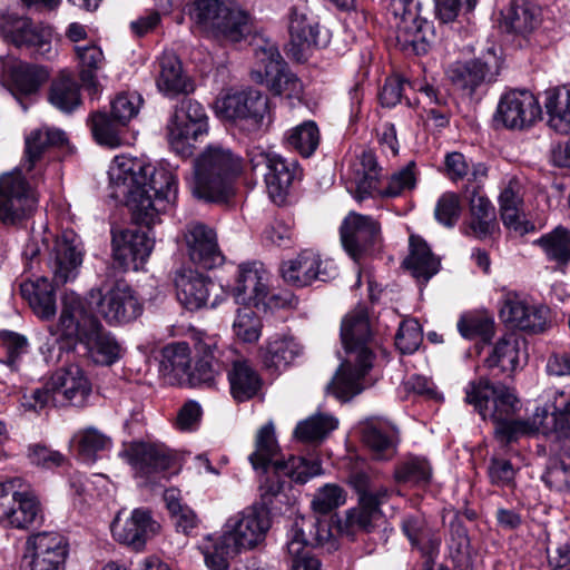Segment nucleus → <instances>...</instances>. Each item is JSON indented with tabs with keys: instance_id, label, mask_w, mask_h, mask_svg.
Listing matches in <instances>:
<instances>
[{
	"instance_id": "nucleus-1",
	"label": "nucleus",
	"mask_w": 570,
	"mask_h": 570,
	"mask_svg": "<svg viewBox=\"0 0 570 570\" xmlns=\"http://www.w3.org/2000/svg\"><path fill=\"white\" fill-rule=\"evenodd\" d=\"M110 179L125 197L132 222L148 230L178 196V178L169 165L156 167L142 159L122 157L110 170Z\"/></svg>"
},
{
	"instance_id": "nucleus-2",
	"label": "nucleus",
	"mask_w": 570,
	"mask_h": 570,
	"mask_svg": "<svg viewBox=\"0 0 570 570\" xmlns=\"http://www.w3.org/2000/svg\"><path fill=\"white\" fill-rule=\"evenodd\" d=\"M255 471H261L267 475L261 484L259 510L269 514L282 512V505L285 503V485L288 484L286 478L298 483H305L311 478L321 473L322 466L318 460H307L303 456L289 455L287 460L279 458V446L275 435L273 422L264 424L256 433L255 451L248 455Z\"/></svg>"
},
{
	"instance_id": "nucleus-3",
	"label": "nucleus",
	"mask_w": 570,
	"mask_h": 570,
	"mask_svg": "<svg viewBox=\"0 0 570 570\" xmlns=\"http://www.w3.org/2000/svg\"><path fill=\"white\" fill-rule=\"evenodd\" d=\"M341 340L347 354L327 390L341 401H350L373 385L371 371L376 358L370 321L364 311L347 314L342 321Z\"/></svg>"
},
{
	"instance_id": "nucleus-4",
	"label": "nucleus",
	"mask_w": 570,
	"mask_h": 570,
	"mask_svg": "<svg viewBox=\"0 0 570 570\" xmlns=\"http://www.w3.org/2000/svg\"><path fill=\"white\" fill-rule=\"evenodd\" d=\"M59 328L62 336L83 345L88 357L97 365L110 366L121 357L116 337L87 311L82 298L75 293L62 298Z\"/></svg>"
},
{
	"instance_id": "nucleus-5",
	"label": "nucleus",
	"mask_w": 570,
	"mask_h": 570,
	"mask_svg": "<svg viewBox=\"0 0 570 570\" xmlns=\"http://www.w3.org/2000/svg\"><path fill=\"white\" fill-rule=\"evenodd\" d=\"M242 170V158L230 149L208 146L194 160L193 195L206 203L228 204Z\"/></svg>"
},
{
	"instance_id": "nucleus-6",
	"label": "nucleus",
	"mask_w": 570,
	"mask_h": 570,
	"mask_svg": "<svg viewBox=\"0 0 570 570\" xmlns=\"http://www.w3.org/2000/svg\"><path fill=\"white\" fill-rule=\"evenodd\" d=\"M189 16L200 31L214 38L238 42L252 31L249 13L236 0H195Z\"/></svg>"
},
{
	"instance_id": "nucleus-7",
	"label": "nucleus",
	"mask_w": 570,
	"mask_h": 570,
	"mask_svg": "<svg viewBox=\"0 0 570 570\" xmlns=\"http://www.w3.org/2000/svg\"><path fill=\"white\" fill-rule=\"evenodd\" d=\"M88 302L109 325L131 323L144 311L137 292L122 278L105 281L99 287L92 288Z\"/></svg>"
},
{
	"instance_id": "nucleus-8",
	"label": "nucleus",
	"mask_w": 570,
	"mask_h": 570,
	"mask_svg": "<svg viewBox=\"0 0 570 570\" xmlns=\"http://www.w3.org/2000/svg\"><path fill=\"white\" fill-rule=\"evenodd\" d=\"M217 108L248 135L266 131L272 122L268 97L255 89L226 95L217 101Z\"/></svg>"
},
{
	"instance_id": "nucleus-9",
	"label": "nucleus",
	"mask_w": 570,
	"mask_h": 570,
	"mask_svg": "<svg viewBox=\"0 0 570 570\" xmlns=\"http://www.w3.org/2000/svg\"><path fill=\"white\" fill-rule=\"evenodd\" d=\"M465 402L473 405L483 420L493 423L513 417L519 410L513 390L490 377L470 382L465 389Z\"/></svg>"
},
{
	"instance_id": "nucleus-10",
	"label": "nucleus",
	"mask_w": 570,
	"mask_h": 570,
	"mask_svg": "<svg viewBox=\"0 0 570 570\" xmlns=\"http://www.w3.org/2000/svg\"><path fill=\"white\" fill-rule=\"evenodd\" d=\"M256 63L252 78L265 85L274 95L297 97L303 91L299 78L289 70L278 48L271 42L255 49Z\"/></svg>"
},
{
	"instance_id": "nucleus-11",
	"label": "nucleus",
	"mask_w": 570,
	"mask_h": 570,
	"mask_svg": "<svg viewBox=\"0 0 570 570\" xmlns=\"http://www.w3.org/2000/svg\"><path fill=\"white\" fill-rule=\"evenodd\" d=\"M420 3L415 0H392L390 11L399 19L395 27L396 47L407 53L428 52L433 30L430 21L420 17Z\"/></svg>"
},
{
	"instance_id": "nucleus-12",
	"label": "nucleus",
	"mask_w": 570,
	"mask_h": 570,
	"mask_svg": "<svg viewBox=\"0 0 570 570\" xmlns=\"http://www.w3.org/2000/svg\"><path fill=\"white\" fill-rule=\"evenodd\" d=\"M43 519L41 503L29 489H17V480L0 482V524L28 530Z\"/></svg>"
},
{
	"instance_id": "nucleus-13",
	"label": "nucleus",
	"mask_w": 570,
	"mask_h": 570,
	"mask_svg": "<svg viewBox=\"0 0 570 570\" xmlns=\"http://www.w3.org/2000/svg\"><path fill=\"white\" fill-rule=\"evenodd\" d=\"M289 53L298 62H305L314 51L330 43V31L320 26L307 6H293L288 10Z\"/></svg>"
},
{
	"instance_id": "nucleus-14",
	"label": "nucleus",
	"mask_w": 570,
	"mask_h": 570,
	"mask_svg": "<svg viewBox=\"0 0 570 570\" xmlns=\"http://www.w3.org/2000/svg\"><path fill=\"white\" fill-rule=\"evenodd\" d=\"M38 198L20 171L0 176V223L20 226L37 209Z\"/></svg>"
},
{
	"instance_id": "nucleus-15",
	"label": "nucleus",
	"mask_w": 570,
	"mask_h": 570,
	"mask_svg": "<svg viewBox=\"0 0 570 570\" xmlns=\"http://www.w3.org/2000/svg\"><path fill=\"white\" fill-rule=\"evenodd\" d=\"M121 455L134 470L135 476L150 485L160 484L175 461L173 452L166 445L144 441L131 442Z\"/></svg>"
},
{
	"instance_id": "nucleus-16",
	"label": "nucleus",
	"mask_w": 570,
	"mask_h": 570,
	"mask_svg": "<svg viewBox=\"0 0 570 570\" xmlns=\"http://www.w3.org/2000/svg\"><path fill=\"white\" fill-rule=\"evenodd\" d=\"M540 116V104L531 91L511 89L500 97L492 122L495 129L523 130Z\"/></svg>"
},
{
	"instance_id": "nucleus-17",
	"label": "nucleus",
	"mask_w": 570,
	"mask_h": 570,
	"mask_svg": "<svg viewBox=\"0 0 570 570\" xmlns=\"http://www.w3.org/2000/svg\"><path fill=\"white\" fill-rule=\"evenodd\" d=\"M0 33L4 41L18 48H27L32 55L50 59L53 56L51 46L52 30L50 27L35 24L27 17L3 14L0 17Z\"/></svg>"
},
{
	"instance_id": "nucleus-18",
	"label": "nucleus",
	"mask_w": 570,
	"mask_h": 570,
	"mask_svg": "<svg viewBox=\"0 0 570 570\" xmlns=\"http://www.w3.org/2000/svg\"><path fill=\"white\" fill-rule=\"evenodd\" d=\"M341 242L346 253L355 261L374 254L381 246V226L367 215L351 212L340 227Z\"/></svg>"
},
{
	"instance_id": "nucleus-19",
	"label": "nucleus",
	"mask_w": 570,
	"mask_h": 570,
	"mask_svg": "<svg viewBox=\"0 0 570 570\" xmlns=\"http://www.w3.org/2000/svg\"><path fill=\"white\" fill-rule=\"evenodd\" d=\"M358 503L346 511L341 530L347 535L358 532L371 533L383 520L382 504L389 499V490L384 487L376 489H358Z\"/></svg>"
},
{
	"instance_id": "nucleus-20",
	"label": "nucleus",
	"mask_w": 570,
	"mask_h": 570,
	"mask_svg": "<svg viewBox=\"0 0 570 570\" xmlns=\"http://www.w3.org/2000/svg\"><path fill=\"white\" fill-rule=\"evenodd\" d=\"M282 276L294 287H305L315 281L327 282L335 278L337 268L332 261H323L318 253L305 249L296 258L282 265Z\"/></svg>"
},
{
	"instance_id": "nucleus-21",
	"label": "nucleus",
	"mask_w": 570,
	"mask_h": 570,
	"mask_svg": "<svg viewBox=\"0 0 570 570\" xmlns=\"http://www.w3.org/2000/svg\"><path fill=\"white\" fill-rule=\"evenodd\" d=\"M154 238L148 230L128 228L112 234L114 264L121 271H138L154 248Z\"/></svg>"
},
{
	"instance_id": "nucleus-22",
	"label": "nucleus",
	"mask_w": 570,
	"mask_h": 570,
	"mask_svg": "<svg viewBox=\"0 0 570 570\" xmlns=\"http://www.w3.org/2000/svg\"><path fill=\"white\" fill-rule=\"evenodd\" d=\"M176 295L179 303L189 311L215 307L220 287L210 278L193 269H181L175 277Z\"/></svg>"
},
{
	"instance_id": "nucleus-23",
	"label": "nucleus",
	"mask_w": 570,
	"mask_h": 570,
	"mask_svg": "<svg viewBox=\"0 0 570 570\" xmlns=\"http://www.w3.org/2000/svg\"><path fill=\"white\" fill-rule=\"evenodd\" d=\"M27 544L30 557H24V570H65L68 544L61 535L55 532L37 533Z\"/></svg>"
},
{
	"instance_id": "nucleus-24",
	"label": "nucleus",
	"mask_w": 570,
	"mask_h": 570,
	"mask_svg": "<svg viewBox=\"0 0 570 570\" xmlns=\"http://www.w3.org/2000/svg\"><path fill=\"white\" fill-rule=\"evenodd\" d=\"M269 527L271 520L267 513L254 505L229 518L225 533L242 551L256 547L265 538Z\"/></svg>"
},
{
	"instance_id": "nucleus-25",
	"label": "nucleus",
	"mask_w": 570,
	"mask_h": 570,
	"mask_svg": "<svg viewBox=\"0 0 570 570\" xmlns=\"http://www.w3.org/2000/svg\"><path fill=\"white\" fill-rule=\"evenodd\" d=\"M222 361L227 364V380L233 399L238 403L254 399L263 386V380L253 364L232 348H225Z\"/></svg>"
},
{
	"instance_id": "nucleus-26",
	"label": "nucleus",
	"mask_w": 570,
	"mask_h": 570,
	"mask_svg": "<svg viewBox=\"0 0 570 570\" xmlns=\"http://www.w3.org/2000/svg\"><path fill=\"white\" fill-rule=\"evenodd\" d=\"M82 263L81 242L72 230H66L56 239L50 256L52 283L62 286L76 278Z\"/></svg>"
},
{
	"instance_id": "nucleus-27",
	"label": "nucleus",
	"mask_w": 570,
	"mask_h": 570,
	"mask_svg": "<svg viewBox=\"0 0 570 570\" xmlns=\"http://www.w3.org/2000/svg\"><path fill=\"white\" fill-rule=\"evenodd\" d=\"M549 308L529 305L518 295L509 294L500 308L501 320L509 326L530 333L543 332L548 323Z\"/></svg>"
},
{
	"instance_id": "nucleus-28",
	"label": "nucleus",
	"mask_w": 570,
	"mask_h": 570,
	"mask_svg": "<svg viewBox=\"0 0 570 570\" xmlns=\"http://www.w3.org/2000/svg\"><path fill=\"white\" fill-rule=\"evenodd\" d=\"M51 385L57 397H61L60 402L66 401L78 407L87 404L92 390L90 380L78 364H69L57 370L51 375Z\"/></svg>"
},
{
	"instance_id": "nucleus-29",
	"label": "nucleus",
	"mask_w": 570,
	"mask_h": 570,
	"mask_svg": "<svg viewBox=\"0 0 570 570\" xmlns=\"http://www.w3.org/2000/svg\"><path fill=\"white\" fill-rule=\"evenodd\" d=\"M195 348L197 360L194 368H189L186 382L193 386H212L216 375L227 368V364L222 361L225 357V350L218 348L215 337L199 340Z\"/></svg>"
},
{
	"instance_id": "nucleus-30",
	"label": "nucleus",
	"mask_w": 570,
	"mask_h": 570,
	"mask_svg": "<svg viewBox=\"0 0 570 570\" xmlns=\"http://www.w3.org/2000/svg\"><path fill=\"white\" fill-rule=\"evenodd\" d=\"M186 243L189 258L197 266L212 269L220 265L224 256L217 244L215 232L202 223H195L188 226L186 233Z\"/></svg>"
},
{
	"instance_id": "nucleus-31",
	"label": "nucleus",
	"mask_w": 570,
	"mask_h": 570,
	"mask_svg": "<svg viewBox=\"0 0 570 570\" xmlns=\"http://www.w3.org/2000/svg\"><path fill=\"white\" fill-rule=\"evenodd\" d=\"M522 341L515 334H505L492 346L483 361L487 374L481 377L490 380L511 377L520 366V347Z\"/></svg>"
},
{
	"instance_id": "nucleus-32",
	"label": "nucleus",
	"mask_w": 570,
	"mask_h": 570,
	"mask_svg": "<svg viewBox=\"0 0 570 570\" xmlns=\"http://www.w3.org/2000/svg\"><path fill=\"white\" fill-rule=\"evenodd\" d=\"M268 275L262 263L253 262L239 265L233 295L242 305L258 306L267 295Z\"/></svg>"
},
{
	"instance_id": "nucleus-33",
	"label": "nucleus",
	"mask_w": 570,
	"mask_h": 570,
	"mask_svg": "<svg viewBox=\"0 0 570 570\" xmlns=\"http://www.w3.org/2000/svg\"><path fill=\"white\" fill-rule=\"evenodd\" d=\"M157 529L158 524L153 520L150 512L144 509H135L124 523L118 517L111 523L114 538L136 551L145 547Z\"/></svg>"
},
{
	"instance_id": "nucleus-34",
	"label": "nucleus",
	"mask_w": 570,
	"mask_h": 570,
	"mask_svg": "<svg viewBox=\"0 0 570 570\" xmlns=\"http://www.w3.org/2000/svg\"><path fill=\"white\" fill-rule=\"evenodd\" d=\"M156 86L167 97L188 95L194 91V82L184 72L183 63L174 51H165L157 59Z\"/></svg>"
},
{
	"instance_id": "nucleus-35",
	"label": "nucleus",
	"mask_w": 570,
	"mask_h": 570,
	"mask_svg": "<svg viewBox=\"0 0 570 570\" xmlns=\"http://www.w3.org/2000/svg\"><path fill=\"white\" fill-rule=\"evenodd\" d=\"M491 62L483 58L472 59L465 62H456L449 69L451 81L472 95L481 85L495 80L498 75L495 57Z\"/></svg>"
},
{
	"instance_id": "nucleus-36",
	"label": "nucleus",
	"mask_w": 570,
	"mask_h": 570,
	"mask_svg": "<svg viewBox=\"0 0 570 570\" xmlns=\"http://www.w3.org/2000/svg\"><path fill=\"white\" fill-rule=\"evenodd\" d=\"M362 439L376 460H389L395 453L396 430L386 420H367L362 428Z\"/></svg>"
},
{
	"instance_id": "nucleus-37",
	"label": "nucleus",
	"mask_w": 570,
	"mask_h": 570,
	"mask_svg": "<svg viewBox=\"0 0 570 570\" xmlns=\"http://www.w3.org/2000/svg\"><path fill=\"white\" fill-rule=\"evenodd\" d=\"M419 281L428 282L440 268V261L433 255L428 243L420 236L410 237V254L403 263Z\"/></svg>"
},
{
	"instance_id": "nucleus-38",
	"label": "nucleus",
	"mask_w": 570,
	"mask_h": 570,
	"mask_svg": "<svg viewBox=\"0 0 570 570\" xmlns=\"http://www.w3.org/2000/svg\"><path fill=\"white\" fill-rule=\"evenodd\" d=\"M544 108L549 126L562 135L570 132V87H554L544 91Z\"/></svg>"
},
{
	"instance_id": "nucleus-39",
	"label": "nucleus",
	"mask_w": 570,
	"mask_h": 570,
	"mask_svg": "<svg viewBox=\"0 0 570 570\" xmlns=\"http://www.w3.org/2000/svg\"><path fill=\"white\" fill-rule=\"evenodd\" d=\"M48 100L60 111L70 114L81 105L80 85L72 75L61 71L51 81Z\"/></svg>"
},
{
	"instance_id": "nucleus-40",
	"label": "nucleus",
	"mask_w": 570,
	"mask_h": 570,
	"mask_svg": "<svg viewBox=\"0 0 570 570\" xmlns=\"http://www.w3.org/2000/svg\"><path fill=\"white\" fill-rule=\"evenodd\" d=\"M67 142L66 134L60 129H37L26 138V170L31 171L37 161L51 148Z\"/></svg>"
},
{
	"instance_id": "nucleus-41",
	"label": "nucleus",
	"mask_w": 570,
	"mask_h": 570,
	"mask_svg": "<svg viewBox=\"0 0 570 570\" xmlns=\"http://www.w3.org/2000/svg\"><path fill=\"white\" fill-rule=\"evenodd\" d=\"M20 291L38 316L47 320L56 314L53 285L46 277L21 284Z\"/></svg>"
},
{
	"instance_id": "nucleus-42",
	"label": "nucleus",
	"mask_w": 570,
	"mask_h": 570,
	"mask_svg": "<svg viewBox=\"0 0 570 570\" xmlns=\"http://www.w3.org/2000/svg\"><path fill=\"white\" fill-rule=\"evenodd\" d=\"M73 442L77 458L86 464L95 463L100 453L112 445L111 438L95 426L79 430L73 436Z\"/></svg>"
},
{
	"instance_id": "nucleus-43",
	"label": "nucleus",
	"mask_w": 570,
	"mask_h": 570,
	"mask_svg": "<svg viewBox=\"0 0 570 570\" xmlns=\"http://www.w3.org/2000/svg\"><path fill=\"white\" fill-rule=\"evenodd\" d=\"M470 228L476 237L484 238L491 235L497 224L495 208L485 195L474 189L470 195Z\"/></svg>"
},
{
	"instance_id": "nucleus-44",
	"label": "nucleus",
	"mask_w": 570,
	"mask_h": 570,
	"mask_svg": "<svg viewBox=\"0 0 570 570\" xmlns=\"http://www.w3.org/2000/svg\"><path fill=\"white\" fill-rule=\"evenodd\" d=\"M48 78L49 72L45 67L20 62L11 70L13 94L19 97L30 96L37 92ZM19 101L23 110H27V106L21 100Z\"/></svg>"
},
{
	"instance_id": "nucleus-45",
	"label": "nucleus",
	"mask_w": 570,
	"mask_h": 570,
	"mask_svg": "<svg viewBox=\"0 0 570 570\" xmlns=\"http://www.w3.org/2000/svg\"><path fill=\"white\" fill-rule=\"evenodd\" d=\"M200 550L210 570H228L229 560L240 552L225 532L220 535H208Z\"/></svg>"
},
{
	"instance_id": "nucleus-46",
	"label": "nucleus",
	"mask_w": 570,
	"mask_h": 570,
	"mask_svg": "<svg viewBox=\"0 0 570 570\" xmlns=\"http://www.w3.org/2000/svg\"><path fill=\"white\" fill-rule=\"evenodd\" d=\"M95 140L109 148L122 145L126 126L120 124L110 112L97 111L88 119Z\"/></svg>"
},
{
	"instance_id": "nucleus-47",
	"label": "nucleus",
	"mask_w": 570,
	"mask_h": 570,
	"mask_svg": "<svg viewBox=\"0 0 570 570\" xmlns=\"http://www.w3.org/2000/svg\"><path fill=\"white\" fill-rule=\"evenodd\" d=\"M284 142L291 150L304 158H309L316 151L321 142V134L314 120H305L288 129L284 135Z\"/></svg>"
},
{
	"instance_id": "nucleus-48",
	"label": "nucleus",
	"mask_w": 570,
	"mask_h": 570,
	"mask_svg": "<svg viewBox=\"0 0 570 570\" xmlns=\"http://www.w3.org/2000/svg\"><path fill=\"white\" fill-rule=\"evenodd\" d=\"M302 353V346L292 337L269 342L263 355V363L269 371L285 370Z\"/></svg>"
},
{
	"instance_id": "nucleus-49",
	"label": "nucleus",
	"mask_w": 570,
	"mask_h": 570,
	"mask_svg": "<svg viewBox=\"0 0 570 570\" xmlns=\"http://www.w3.org/2000/svg\"><path fill=\"white\" fill-rule=\"evenodd\" d=\"M338 426V420L326 413H315L297 423L294 436L303 442L320 443Z\"/></svg>"
},
{
	"instance_id": "nucleus-50",
	"label": "nucleus",
	"mask_w": 570,
	"mask_h": 570,
	"mask_svg": "<svg viewBox=\"0 0 570 570\" xmlns=\"http://www.w3.org/2000/svg\"><path fill=\"white\" fill-rule=\"evenodd\" d=\"M208 122L207 121H180L169 119L168 122V137L173 148L178 153L185 154L188 148L193 147L194 144L207 134Z\"/></svg>"
},
{
	"instance_id": "nucleus-51",
	"label": "nucleus",
	"mask_w": 570,
	"mask_h": 570,
	"mask_svg": "<svg viewBox=\"0 0 570 570\" xmlns=\"http://www.w3.org/2000/svg\"><path fill=\"white\" fill-rule=\"evenodd\" d=\"M294 176V169L279 156L272 163L271 168L264 171L267 193L274 203L284 202Z\"/></svg>"
},
{
	"instance_id": "nucleus-52",
	"label": "nucleus",
	"mask_w": 570,
	"mask_h": 570,
	"mask_svg": "<svg viewBox=\"0 0 570 570\" xmlns=\"http://www.w3.org/2000/svg\"><path fill=\"white\" fill-rule=\"evenodd\" d=\"M412 89L424 96L429 104L435 107L428 109V117L436 128H446L450 125L451 111L448 108V97L433 85L424 80H414Z\"/></svg>"
},
{
	"instance_id": "nucleus-53",
	"label": "nucleus",
	"mask_w": 570,
	"mask_h": 570,
	"mask_svg": "<svg viewBox=\"0 0 570 570\" xmlns=\"http://www.w3.org/2000/svg\"><path fill=\"white\" fill-rule=\"evenodd\" d=\"M79 78L87 88H96L98 85V71L104 63V52L97 45L76 46Z\"/></svg>"
},
{
	"instance_id": "nucleus-54",
	"label": "nucleus",
	"mask_w": 570,
	"mask_h": 570,
	"mask_svg": "<svg viewBox=\"0 0 570 570\" xmlns=\"http://www.w3.org/2000/svg\"><path fill=\"white\" fill-rule=\"evenodd\" d=\"M301 522L304 523V525H302V539L304 540L302 543L306 549H308V547H324L327 543L334 546V542H331L333 534L328 523L315 518H296L287 533L288 539H294V534H296L295 530L299 527ZM298 539H301V537H298Z\"/></svg>"
},
{
	"instance_id": "nucleus-55",
	"label": "nucleus",
	"mask_w": 570,
	"mask_h": 570,
	"mask_svg": "<svg viewBox=\"0 0 570 570\" xmlns=\"http://www.w3.org/2000/svg\"><path fill=\"white\" fill-rule=\"evenodd\" d=\"M540 10L529 0H511L505 13V22L517 33H525L539 23Z\"/></svg>"
},
{
	"instance_id": "nucleus-56",
	"label": "nucleus",
	"mask_w": 570,
	"mask_h": 570,
	"mask_svg": "<svg viewBox=\"0 0 570 570\" xmlns=\"http://www.w3.org/2000/svg\"><path fill=\"white\" fill-rule=\"evenodd\" d=\"M163 370L179 382H186L190 368V350L186 342L173 343L164 347Z\"/></svg>"
},
{
	"instance_id": "nucleus-57",
	"label": "nucleus",
	"mask_w": 570,
	"mask_h": 570,
	"mask_svg": "<svg viewBox=\"0 0 570 570\" xmlns=\"http://www.w3.org/2000/svg\"><path fill=\"white\" fill-rule=\"evenodd\" d=\"M542 481L552 490H570V442L566 443L559 458L549 460Z\"/></svg>"
},
{
	"instance_id": "nucleus-58",
	"label": "nucleus",
	"mask_w": 570,
	"mask_h": 570,
	"mask_svg": "<svg viewBox=\"0 0 570 570\" xmlns=\"http://www.w3.org/2000/svg\"><path fill=\"white\" fill-rule=\"evenodd\" d=\"M458 331L462 337L468 340L479 338L488 343L494 335V320L487 315L468 314L460 317Z\"/></svg>"
},
{
	"instance_id": "nucleus-59",
	"label": "nucleus",
	"mask_w": 570,
	"mask_h": 570,
	"mask_svg": "<svg viewBox=\"0 0 570 570\" xmlns=\"http://www.w3.org/2000/svg\"><path fill=\"white\" fill-rule=\"evenodd\" d=\"M432 475V468L424 458H410L395 469V480L399 483L426 485Z\"/></svg>"
},
{
	"instance_id": "nucleus-60",
	"label": "nucleus",
	"mask_w": 570,
	"mask_h": 570,
	"mask_svg": "<svg viewBox=\"0 0 570 570\" xmlns=\"http://www.w3.org/2000/svg\"><path fill=\"white\" fill-rule=\"evenodd\" d=\"M302 525L304 523H299V527L296 528V534H294V539H288L286 543V549L289 556V563L292 570H322L321 561L312 554L309 549L303 546L302 538Z\"/></svg>"
},
{
	"instance_id": "nucleus-61",
	"label": "nucleus",
	"mask_w": 570,
	"mask_h": 570,
	"mask_svg": "<svg viewBox=\"0 0 570 570\" xmlns=\"http://www.w3.org/2000/svg\"><path fill=\"white\" fill-rule=\"evenodd\" d=\"M261 317L253 309L252 305H243L237 308L233 323L234 334L245 343L258 341L262 333Z\"/></svg>"
},
{
	"instance_id": "nucleus-62",
	"label": "nucleus",
	"mask_w": 570,
	"mask_h": 570,
	"mask_svg": "<svg viewBox=\"0 0 570 570\" xmlns=\"http://www.w3.org/2000/svg\"><path fill=\"white\" fill-rule=\"evenodd\" d=\"M535 243L543 248L550 261L564 264L570 259V235L568 229L563 227L554 228Z\"/></svg>"
},
{
	"instance_id": "nucleus-63",
	"label": "nucleus",
	"mask_w": 570,
	"mask_h": 570,
	"mask_svg": "<svg viewBox=\"0 0 570 570\" xmlns=\"http://www.w3.org/2000/svg\"><path fill=\"white\" fill-rule=\"evenodd\" d=\"M493 424L494 438L502 446H508L523 436L533 434L535 431L533 424L528 420H515L511 417Z\"/></svg>"
},
{
	"instance_id": "nucleus-64",
	"label": "nucleus",
	"mask_w": 570,
	"mask_h": 570,
	"mask_svg": "<svg viewBox=\"0 0 570 570\" xmlns=\"http://www.w3.org/2000/svg\"><path fill=\"white\" fill-rule=\"evenodd\" d=\"M416 185V164L407 163L401 169L394 171L389 178L387 186L380 191L382 197L394 198L406 190H411Z\"/></svg>"
}]
</instances>
